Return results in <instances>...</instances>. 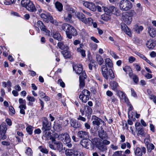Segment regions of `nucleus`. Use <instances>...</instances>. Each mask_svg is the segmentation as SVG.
<instances>
[{
    "mask_svg": "<svg viewBox=\"0 0 156 156\" xmlns=\"http://www.w3.org/2000/svg\"><path fill=\"white\" fill-rule=\"evenodd\" d=\"M19 102L20 104L19 106L23 108L26 107V101L25 100H23V99L20 98L19 100Z\"/></svg>",
    "mask_w": 156,
    "mask_h": 156,
    "instance_id": "ea45409f",
    "label": "nucleus"
},
{
    "mask_svg": "<svg viewBox=\"0 0 156 156\" xmlns=\"http://www.w3.org/2000/svg\"><path fill=\"white\" fill-rule=\"evenodd\" d=\"M26 130L29 134L31 135L32 133L33 127L29 125L27 127Z\"/></svg>",
    "mask_w": 156,
    "mask_h": 156,
    "instance_id": "de8ad7c7",
    "label": "nucleus"
},
{
    "mask_svg": "<svg viewBox=\"0 0 156 156\" xmlns=\"http://www.w3.org/2000/svg\"><path fill=\"white\" fill-rule=\"evenodd\" d=\"M105 65H107L108 67L112 68L113 65L112 61L110 58H108L105 60Z\"/></svg>",
    "mask_w": 156,
    "mask_h": 156,
    "instance_id": "473e14b6",
    "label": "nucleus"
},
{
    "mask_svg": "<svg viewBox=\"0 0 156 156\" xmlns=\"http://www.w3.org/2000/svg\"><path fill=\"white\" fill-rule=\"evenodd\" d=\"M132 6V4L128 0H122L119 3V7L122 10H128Z\"/></svg>",
    "mask_w": 156,
    "mask_h": 156,
    "instance_id": "7ed1b4c3",
    "label": "nucleus"
},
{
    "mask_svg": "<svg viewBox=\"0 0 156 156\" xmlns=\"http://www.w3.org/2000/svg\"><path fill=\"white\" fill-rule=\"evenodd\" d=\"M74 12V11L72 8H69L65 15L64 19L67 21H70L71 19L72 15Z\"/></svg>",
    "mask_w": 156,
    "mask_h": 156,
    "instance_id": "9d476101",
    "label": "nucleus"
},
{
    "mask_svg": "<svg viewBox=\"0 0 156 156\" xmlns=\"http://www.w3.org/2000/svg\"><path fill=\"white\" fill-rule=\"evenodd\" d=\"M109 75L110 76V79L112 80L115 77L114 74L112 70V69H109L108 71Z\"/></svg>",
    "mask_w": 156,
    "mask_h": 156,
    "instance_id": "680f3d73",
    "label": "nucleus"
},
{
    "mask_svg": "<svg viewBox=\"0 0 156 156\" xmlns=\"http://www.w3.org/2000/svg\"><path fill=\"white\" fill-rule=\"evenodd\" d=\"M2 85L4 87H10L11 86V83L9 81H8L7 82H3Z\"/></svg>",
    "mask_w": 156,
    "mask_h": 156,
    "instance_id": "bf43d9fd",
    "label": "nucleus"
},
{
    "mask_svg": "<svg viewBox=\"0 0 156 156\" xmlns=\"http://www.w3.org/2000/svg\"><path fill=\"white\" fill-rule=\"evenodd\" d=\"M82 22L88 26H90L93 23V20L90 18L87 19L85 17Z\"/></svg>",
    "mask_w": 156,
    "mask_h": 156,
    "instance_id": "cd10ccee",
    "label": "nucleus"
},
{
    "mask_svg": "<svg viewBox=\"0 0 156 156\" xmlns=\"http://www.w3.org/2000/svg\"><path fill=\"white\" fill-rule=\"evenodd\" d=\"M123 70L126 72V73H128L129 72H131L132 70L130 67L128 66H126L123 68Z\"/></svg>",
    "mask_w": 156,
    "mask_h": 156,
    "instance_id": "052dcab7",
    "label": "nucleus"
},
{
    "mask_svg": "<svg viewBox=\"0 0 156 156\" xmlns=\"http://www.w3.org/2000/svg\"><path fill=\"white\" fill-rule=\"evenodd\" d=\"M84 111L86 113L90 114L92 112V109L91 108L87 105L84 106Z\"/></svg>",
    "mask_w": 156,
    "mask_h": 156,
    "instance_id": "49530a36",
    "label": "nucleus"
},
{
    "mask_svg": "<svg viewBox=\"0 0 156 156\" xmlns=\"http://www.w3.org/2000/svg\"><path fill=\"white\" fill-rule=\"evenodd\" d=\"M134 153L135 156H142V153L145 154L146 149L144 147H142L141 148L137 147L134 149Z\"/></svg>",
    "mask_w": 156,
    "mask_h": 156,
    "instance_id": "1a4fd4ad",
    "label": "nucleus"
},
{
    "mask_svg": "<svg viewBox=\"0 0 156 156\" xmlns=\"http://www.w3.org/2000/svg\"><path fill=\"white\" fill-rule=\"evenodd\" d=\"M27 100L30 102H34L35 101V99L33 96H28L27 97Z\"/></svg>",
    "mask_w": 156,
    "mask_h": 156,
    "instance_id": "338daca9",
    "label": "nucleus"
},
{
    "mask_svg": "<svg viewBox=\"0 0 156 156\" xmlns=\"http://www.w3.org/2000/svg\"><path fill=\"white\" fill-rule=\"evenodd\" d=\"M147 150L148 152H150L152 150H153L154 148V146L152 144H150L147 146Z\"/></svg>",
    "mask_w": 156,
    "mask_h": 156,
    "instance_id": "3c124183",
    "label": "nucleus"
},
{
    "mask_svg": "<svg viewBox=\"0 0 156 156\" xmlns=\"http://www.w3.org/2000/svg\"><path fill=\"white\" fill-rule=\"evenodd\" d=\"M99 139H94V144L96 145L98 148L102 152L106 151L107 150V147L103 144L101 143L98 141Z\"/></svg>",
    "mask_w": 156,
    "mask_h": 156,
    "instance_id": "6e6552de",
    "label": "nucleus"
},
{
    "mask_svg": "<svg viewBox=\"0 0 156 156\" xmlns=\"http://www.w3.org/2000/svg\"><path fill=\"white\" fill-rule=\"evenodd\" d=\"M39 148L41 151L43 153L46 154L48 153V150L46 148H42L41 146H40L39 147Z\"/></svg>",
    "mask_w": 156,
    "mask_h": 156,
    "instance_id": "69168bd1",
    "label": "nucleus"
},
{
    "mask_svg": "<svg viewBox=\"0 0 156 156\" xmlns=\"http://www.w3.org/2000/svg\"><path fill=\"white\" fill-rule=\"evenodd\" d=\"M25 153L28 156H31L33 154L31 149L29 147L27 148L26 150Z\"/></svg>",
    "mask_w": 156,
    "mask_h": 156,
    "instance_id": "13d9d810",
    "label": "nucleus"
},
{
    "mask_svg": "<svg viewBox=\"0 0 156 156\" xmlns=\"http://www.w3.org/2000/svg\"><path fill=\"white\" fill-rule=\"evenodd\" d=\"M155 45V43L151 40L148 41L146 44L147 47L149 48H153Z\"/></svg>",
    "mask_w": 156,
    "mask_h": 156,
    "instance_id": "7c9ffc66",
    "label": "nucleus"
},
{
    "mask_svg": "<svg viewBox=\"0 0 156 156\" xmlns=\"http://www.w3.org/2000/svg\"><path fill=\"white\" fill-rule=\"evenodd\" d=\"M121 25L122 30L128 36L130 37L131 36L132 34L131 32L127 26L124 23H122Z\"/></svg>",
    "mask_w": 156,
    "mask_h": 156,
    "instance_id": "dca6fc26",
    "label": "nucleus"
},
{
    "mask_svg": "<svg viewBox=\"0 0 156 156\" xmlns=\"http://www.w3.org/2000/svg\"><path fill=\"white\" fill-rule=\"evenodd\" d=\"M43 130V137H44L46 139H48L49 138H50L51 132L49 131V130Z\"/></svg>",
    "mask_w": 156,
    "mask_h": 156,
    "instance_id": "c85d7f7f",
    "label": "nucleus"
},
{
    "mask_svg": "<svg viewBox=\"0 0 156 156\" xmlns=\"http://www.w3.org/2000/svg\"><path fill=\"white\" fill-rule=\"evenodd\" d=\"M56 99L60 101L63 106H65L66 105V104L65 102V98L63 97H62V94L61 93H59L57 94Z\"/></svg>",
    "mask_w": 156,
    "mask_h": 156,
    "instance_id": "5701e85b",
    "label": "nucleus"
},
{
    "mask_svg": "<svg viewBox=\"0 0 156 156\" xmlns=\"http://www.w3.org/2000/svg\"><path fill=\"white\" fill-rule=\"evenodd\" d=\"M135 53L139 57L143 59L145 61L147 59V58L145 57L144 55L138 52H135Z\"/></svg>",
    "mask_w": 156,
    "mask_h": 156,
    "instance_id": "4d7b16f0",
    "label": "nucleus"
},
{
    "mask_svg": "<svg viewBox=\"0 0 156 156\" xmlns=\"http://www.w3.org/2000/svg\"><path fill=\"white\" fill-rule=\"evenodd\" d=\"M129 108H128V117L130 118H133V116L135 115V113H134V114H132V109L133 108V106L131 105H129Z\"/></svg>",
    "mask_w": 156,
    "mask_h": 156,
    "instance_id": "72a5a7b5",
    "label": "nucleus"
},
{
    "mask_svg": "<svg viewBox=\"0 0 156 156\" xmlns=\"http://www.w3.org/2000/svg\"><path fill=\"white\" fill-rule=\"evenodd\" d=\"M58 137L59 140L63 141L64 144L71 142V139L67 133L60 134L58 136Z\"/></svg>",
    "mask_w": 156,
    "mask_h": 156,
    "instance_id": "0eeeda50",
    "label": "nucleus"
},
{
    "mask_svg": "<svg viewBox=\"0 0 156 156\" xmlns=\"http://www.w3.org/2000/svg\"><path fill=\"white\" fill-rule=\"evenodd\" d=\"M122 18L125 23L127 24H130L132 21V17L126 14L122 16Z\"/></svg>",
    "mask_w": 156,
    "mask_h": 156,
    "instance_id": "a211bd4d",
    "label": "nucleus"
},
{
    "mask_svg": "<svg viewBox=\"0 0 156 156\" xmlns=\"http://www.w3.org/2000/svg\"><path fill=\"white\" fill-rule=\"evenodd\" d=\"M7 129V126L5 122H2L0 125V132H6Z\"/></svg>",
    "mask_w": 156,
    "mask_h": 156,
    "instance_id": "c9c22d12",
    "label": "nucleus"
},
{
    "mask_svg": "<svg viewBox=\"0 0 156 156\" xmlns=\"http://www.w3.org/2000/svg\"><path fill=\"white\" fill-rule=\"evenodd\" d=\"M83 5L93 11H95L96 10V6L93 3L86 2L83 3Z\"/></svg>",
    "mask_w": 156,
    "mask_h": 156,
    "instance_id": "ddd939ff",
    "label": "nucleus"
},
{
    "mask_svg": "<svg viewBox=\"0 0 156 156\" xmlns=\"http://www.w3.org/2000/svg\"><path fill=\"white\" fill-rule=\"evenodd\" d=\"M93 120L92 123L94 125H95L99 127L101 122H103V124L105 123L104 121L101 119L97 117L95 115H93L92 117Z\"/></svg>",
    "mask_w": 156,
    "mask_h": 156,
    "instance_id": "f8f14e48",
    "label": "nucleus"
},
{
    "mask_svg": "<svg viewBox=\"0 0 156 156\" xmlns=\"http://www.w3.org/2000/svg\"><path fill=\"white\" fill-rule=\"evenodd\" d=\"M96 59L98 64L99 65H102L104 62V60L101 56L98 54L96 55Z\"/></svg>",
    "mask_w": 156,
    "mask_h": 156,
    "instance_id": "b1692460",
    "label": "nucleus"
},
{
    "mask_svg": "<svg viewBox=\"0 0 156 156\" xmlns=\"http://www.w3.org/2000/svg\"><path fill=\"white\" fill-rule=\"evenodd\" d=\"M53 129L57 132H60L62 130L61 125L57 122L55 121L53 126Z\"/></svg>",
    "mask_w": 156,
    "mask_h": 156,
    "instance_id": "412c9836",
    "label": "nucleus"
},
{
    "mask_svg": "<svg viewBox=\"0 0 156 156\" xmlns=\"http://www.w3.org/2000/svg\"><path fill=\"white\" fill-rule=\"evenodd\" d=\"M110 15L105 12V14L101 16V19L105 21H107L110 19Z\"/></svg>",
    "mask_w": 156,
    "mask_h": 156,
    "instance_id": "58836bf2",
    "label": "nucleus"
},
{
    "mask_svg": "<svg viewBox=\"0 0 156 156\" xmlns=\"http://www.w3.org/2000/svg\"><path fill=\"white\" fill-rule=\"evenodd\" d=\"M90 92L87 90L84 89L82 90L80 94L79 97L82 101L84 103H86L89 99Z\"/></svg>",
    "mask_w": 156,
    "mask_h": 156,
    "instance_id": "423d86ee",
    "label": "nucleus"
},
{
    "mask_svg": "<svg viewBox=\"0 0 156 156\" xmlns=\"http://www.w3.org/2000/svg\"><path fill=\"white\" fill-rule=\"evenodd\" d=\"M76 15L77 18L82 22L85 18V16L82 13L77 12Z\"/></svg>",
    "mask_w": 156,
    "mask_h": 156,
    "instance_id": "a18cd8bd",
    "label": "nucleus"
},
{
    "mask_svg": "<svg viewBox=\"0 0 156 156\" xmlns=\"http://www.w3.org/2000/svg\"><path fill=\"white\" fill-rule=\"evenodd\" d=\"M34 27L35 30L37 33H39L40 32V30L39 28V27H40L42 31H44L46 35L50 36V31L46 29L45 25L40 20L37 21V23L34 25Z\"/></svg>",
    "mask_w": 156,
    "mask_h": 156,
    "instance_id": "f257e3e1",
    "label": "nucleus"
},
{
    "mask_svg": "<svg viewBox=\"0 0 156 156\" xmlns=\"http://www.w3.org/2000/svg\"><path fill=\"white\" fill-rule=\"evenodd\" d=\"M74 152L71 149L67 150L65 151L67 156H74Z\"/></svg>",
    "mask_w": 156,
    "mask_h": 156,
    "instance_id": "79ce46f5",
    "label": "nucleus"
},
{
    "mask_svg": "<svg viewBox=\"0 0 156 156\" xmlns=\"http://www.w3.org/2000/svg\"><path fill=\"white\" fill-rule=\"evenodd\" d=\"M51 128V124L49 123L47 119L45 117L43 118L42 130H49Z\"/></svg>",
    "mask_w": 156,
    "mask_h": 156,
    "instance_id": "9b49d317",
    "label": "nucleus"
},
{
    "mask_svg": "<svg viewBox=\"0 0 156 156\" xmlns=\"http://www.w3.org/2000/svg\"><path fill=\"white\" fill-rule=\"evenodd\" d=\"M26 9L31 12H35L37 11V9L32 2H30L26 7Z\"/></svg>",
    "mask_w": 156,
    "mask_h": 156,
    "instance_id": "2eb2a0df",
    "label": "nucleus"
},
{
    "mask_svg": "<svg viewBox=\"0 0 156 156\" xmlns=\"http://www.w3.org/2000/svg\"><path fill=\"white\" fill-rule=\"evenodd\" d=\"M70 124L74 128H78L81 127L82 125L79 122L73 119L70 120Z\"/></svg>",
    "mask_w": 156,
    "mask_h": 156,
    "instance_id": "f3484780",
    "label": "nucleus"
},
{
    "mask_svg": "<svg viewBox=\"0 0 156 156\" xmlns=\"http://www.w3.org/2000/svg\"><path fill=\"white\" fill-rule=\"evenodd\" d=\"M122 151H116L113 154L112 156H122Z\"/></svg>",
    "mask_w": 156,
    "mask_h": 156,
    "instance_id": "774afa93",
    "label": "nucleus"
},
{
    "mask_svg": "<svg viewBox=\"0 0 156 156\" xmlns=\"http://www.w3.org/2000/svg\"><path fill=\"white\" fill-rule=\"evenodd\" d=\"M101 73L102 74L103 77L106 79H108V69L106 65H103L102 66L101 68Z\"/></svg>",
    "mask_w": 156,
    "mask_h": 156,
    "instance_id": "4468645a",
    "label": "nucleus"
},
{
    "mask_svg": "<svg viewBox=\"0 0 156 156\" xmlns=\"http://www.w3.org/2000/svg\"><path fill=\"white\" fill-rule=\"evenodd\" d=\"M56 8L59 11H61L63 9L62 4L58 2H56L55 3Z\"/></svg>",
    "mask_w": 156,
    "mask_h": 156,
    "instance_id": "f704fd0d",
    "label": "nucleus"
},
{
    "mask_svg": "<svg viewBox=\"0 0 156 156\" xmlns=\"http://www.w3.org/2000/svg\"><path fill=\"white\" fill-rule=\"evenodd\" d=\"M127 15H129L132 18V17L136 15V13L133 10H131L130 11L128 12L126 14Z\"/></svg>",
    "mask_w": 156,
    "mask_h": 156,
    "instance_id": "e2e57ef3",
    "label": "nucleus"
},
{
    "mask_svg": "<svg viewBox=\"0 0 156 156\" xmlns=\"http://www.w3.org/2000/svg\"><path fill=\"white\" fill-rule=\"evenodd\" d=\"M98 135L100 138L102 139H106L108 137L105 132L104 130L99 132Z\"/></svg>",
    "mask_w": 156,
    "mask_h": 156,
    "instance_id": "4c0bfd02",
    "label": "nucleus"
},
{
    "mask_svg": "<svg viewBox=\"0 0 156 156\" xmlns=\"http://www.w3.org/2000/svg\"><path fill=\"white\" fill-rule=\"evenodd\" d=\"M56 149L59 151H61L63 149L62 144L59 141H56L54 143Z\"/></svg>",
    "mask_w": 156,
    "mask_h": 156,
    "instance_id": "a878e982",
    "label": "nucleus"
},
{
    "mask_svg": "<svg viewBox=\"0 0 156 156\" xmlns=\"http://www.w3.org/2000/svg\"><path fill=\"white\" fill-rule=\"evenodd\" d=\"M81 145L84 147L87 148L89 145L88 140H83L81 142Z\"/></svg>",
    "mask_w": 156,
    "mask_h": 156,
    "instance_id": "09e8293b",
    "label": "nucleus"
},
{
    "mask_svg": "<svg viewBox=\"0 0 156 156\" xmlns=\"http://www.w3.org/2000/svg\"><path fill=\"white\" fill-rule=\"evenodd\" d=\"M148 33L149 35L152 37H154L156 34V30L153 27L150 26L148 27Z\"/></svg>",
    "mask_w": 156,
    "mask_h": 156,
    "instance_id": "6ab92c4d",
    "label": "nucleus"
},
{
    "mask_svg": "<svg viewBox=\"0 0 156 156\" xmlns=\"http://www.w3.org/2000/svg\"><path fill=\"white\" fill-rule=\"evenodd\" d=\"M53 37L54 38L58 41H61L62 37L60 34L58 32H55L53 33Z\"/></svg>",
    "mask_w": 156,
    "mask_h": 156,
    "instance_id": "37998d69",
    "label": "nucleus"
},
{
    "mask_svg": "<svg viewBox=\"0 0 156 156\" xmlns=\"http://www.w3.org/2000/svg\"><path fill=\"white\" fill-rule=\"evenodd\" d=\"M78 136L81 138L87 139L88 137V133L83 131H80L78 132Z\"/></svg>",
    "mask_w": 156,
    "mask_h": 156,
    "instance_id": "aec40b11",
    "label": "nucleus"
},
{
    "mask_svg": "<svg viewBox=\"0 0 156 156\" xmlns=\"http://www.w3.org/2000/svg\"><path fill=\"white\" fill-rule=\"evenodd\" d=\"M85 78H83L82 77L80 78L79 77V80H80V88H83L85 86V83L84 81V80Z\"/></svg>",
    "mask_w": 156,
    "mask_h": 156,
    "instance_id": "8fccbe9b",
    "label": "nucleus"
},
{
    "mask_svg": "<svg viewBox=\"0 0 156 156\" xmlns=\"http://www.w3.org/2000/svg\"><path fill=\"white\" fill-rule=\"evenodd\" d=\"M16 0H4V3L6 5H10L15 2Z\"/></svg>",
    "mask_w": 156,
    "mask_h": 156,
    "instance_id": "864d4df0",
    "label": "nucleus"
},
{
    "mask_svg": "<svg viewBox=\"0 0 156 156\" xmlns=\"http://www.w3.org/2000/svg\"><path fill=\"white\" fill-rule=\"evenodd\" d=\"M6 133L0 132V140H4L6 138L7 136L5 135Z\"/></svg>",
    "mask_w": 156,
    "mask_h": 156,
    "instance_id": "6e6d98bb",
    "label": "nucleus"
},
{
    "mask_svg": "<svg viewBox=\"0 0 156 156\" xmlns=\"http://www.w3.org/2000/svg\"><path fill=\"white\" fill-rule=\"evenodd\" d=\"M133 30L136 33L139 34L143 30V27L141 26H138L137 25H135L133 27Z\"/></svg>",
    "mask_w": 156,
    "mask_h": 156,
    "instance_id": "bb28decb",
    "label": "nucleus"
},
{
    "mask_svg": "<svg viewBox=\"0 0 156 156\" xmlns=\"http://www.w3.org/2000/svg\"><path fill=\"white\" fill-rule=\"evenodd\" d=\"M83 46V44H80V47L78 48L77 49V51L78 52H80L81 55L83 57H85L86 56V54L85 51L82 49V47Z\"/></svg>",
    "mask_w": 156,
    "mask_h": 156,
    "instance_id": "393cba45",
    "label": "nucleus"
},
{
    "mask_svg": "<svg viewBox=\"0 0 156 156\" xmlns=\"http://www.w3.org/2000/svg\"><path fill=\"white\" fill-rule=\"evenodd\" d=\"M84 156L83 153L80 151H76L74 152V156Z\"/></svg>",
    "mask_w": 156,
    "mask_h": 156,
    "instance_id": "0e129e2a",
    "label": "nucleus"
},
{
    "mask_svg": "<svg viewBox=\"0 0 156 156\" xmlns=\"http://www.w3.org/2000/svg\"><path fill=\"white\" fill-rule=\"evenodd\" d=\"M118 94L120 98L122 99H124L126 98L124 93L121 91H118Z\"/></svg>",
    "mask_w": 156,
    "mask_h": 156,
    "instance_id": "603ef678",
    "label": "nucleus"
},
{
    "mask_svg": "<svg viewBox=\"0 0 156 156\" xmlns=\"http://www.w3.org/2000/svg\"><path fill=\"white\" fill-rule=\"evenodd\" d=\"M103 9L105 12H107V14H110L112 13L118 16L119 15V11L115 7L111 6L109 8L104 6H102Z\"/></svg>",
    "mask_w": 156,
    "mask_h": 156,
    "instance_id": "20e7f679",
    "label": "nucleus"
},
{
    "mask_svg": "<svg viewBox=\"0 0 156 156\" xmlns=\"http://www.w3.org/2000/svg\"><path fill=\"white\" fill-rule=\"evenodd\" d=\"M68 50H63L61 52L64 57L66 58H69L71 56V54Z\"/></svg>",
    "mask_w": 156,
    "mask_h": 156,
    "instance_id": "2f4dec72",
    "label": "nucleus"
},
{
    "mask_svg": "<svg viewBox=\"0 0 156 156\" xmlns=\"http://www.w3.org/2000/svg\"><path fill=\"white\" fill-rule=\"evenodd\" d=\"M73 70L76 74L80 75V78H86V75L84 71H83L82 66L80 64H77L73 66Z\"/></svg>",
    "mask_w": 156,
    "mask_h": 156,
    "instance_id": "f03ea898",
    "label": "nucleus"
},
{
    "mask_svg": "<svg viewBox=\"0 0 156 156\" xmlns=\"http://www.w3.org/2000/svg\"><path fill=\"white\" fill-rule=\"evenodd\" d=\"M58 45L59 48L63 50L65 49L67 50L69 49V47L67 45H65L62 42H60L58 43Z\"/></svg>",
    "mask_w": 156,
    "mask_h": 156,
    "instance_id": "e433bc0d",
    "label": "nucleus"
},
{
    "mask_svg": "<svg viewBox=\"0 0 156 156\" xmlns=\"http://www.w3.org/2000/svg\"><path fill=\"white\" fill-rule=\"evenodd\" d=\"M62 28L63 30L65 31L66 33H67L68 31L69 32H73V36H76L77 34L76 30L72 26L69 24H63L62 26Z\"/></svg>",
    "mask_w": 156,
    "mask_h": 156,
    "instance_id": "39448f33",
    "label": "nucleus"
},
{
    "mask_svg": "<svg viewBox=\"0 0 156 156\" xmlns=\"http://www.w3.org/2000/svg\"><path fill=\"white\" fill-rule=\"evenodd\" d=\"M9 113L10 115H13L15 113V110L11 106L9 107Z\"/></svg>",
    "mask_w": 156,
    "mask_h": 156,
    "instance_id": "5fc2aeb1",
    "label": "nucleus"
},
{
    "mask_svg": "<svg viewBox=\"0 0 156 156\" xmlns=\"http://www.w3.org/2000/svg\"><path fill=\"white\" fill-rule=\"evenodd\" d=\"M49 14V13H47L46 14L41 13L40 15V17L44 22L48 23V17Z\"/></svg>",
    "mask_w": 156,
    "mask_h": 156,
    "instance_id": "c756f323",
    "label": "nucleus"
},
{
    "mask_svg": "<svg viewBox=\"0 0 156 156\" xmlns=\"http://www.w3.org/2000/svg\"><path fill=\"white\" fill-rule=\"evenodd\" d=\"M48 22H49V21L51 23L54 24L56 25H58V23L56 21V20H53L52 17L50 14L48 17Z\"/></svg>",
    "mask_w": 156,
    "mask_h": 156,
    "instance_id": "a19ab883",
    "label": "nucleus"
},
{
    "mask_svg": "<svg viewBox=\"0 0 156 156\" xmlns=\"http://www.w3.org/2000/svg\"><path fill=\"white\" fill-rule=\"evenodd\" d=\"M110 86L111 89L116 91L119 87L118 83L115 81H112L110 83Z\"/></svg>",
    "mask_w": 156,
    "mask_h": 156,
    "instance_id": "4be33fe9",
    "label": "nucleus"
},
{
    "mask_svg": "<svg viewBox=\"0 0 156 156\" xmlns=\"http://www.w3.org/2000/svg\"><path fill=\"white\" fill-rule=\"evenodd\" d=\"M31 1L30 0H22L21 1V4L23 7L25 8Z\"/></svg>",
    "mask_w": 156,
    "mask_h": 156,
    "instance_id": "c03bdc74",
    "label": "nucleus"
}]
</instances>
